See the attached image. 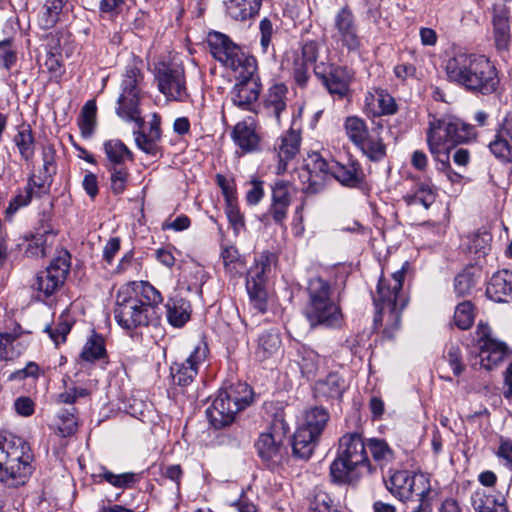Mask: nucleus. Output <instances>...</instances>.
I'll return each instance as SVG.
<instances>
[{
	"mask_svg": "<svg viewBox=\"0 0 512 512\" xmlns=\"http://www.w3.org/2000/svg\"><path fill=\"white\" fill-rule=\"evenodd\" d=\"M208 353L207 344L200 341L194 346L185 361L174 362L170 368L173 383L181 387L190 385L198 374L199 368L205 364Z\"/></svg>",
	"mask_w": 512,
	"mask_h": 512,
	"instance_id": "nucleus-18",
	"label": "nucleus"
},
{
	"mask_svg": "<svg viewBox=\"0 0 512 512\" xmlns=\"http://www.w3.org/2000/svg\"><path fill=\"white\" fill-rule=\"evenodd\" d=\"M309 300L304 315L311 327H338L342 322L339 305L331 299L332 289L326 280L313 277L308 283Z\"/></svg>",
	"mask_w": 512,
	"mask_h": 512,
	"instance_id": "nucleus-7",
	"label": "nucleus"
},
{
	"mask_svg": "<svg viewBox=\"0 0 512 512\" xmlns=\"http://www.w3.org/2000/svg\"><path fill=\"white\" fill-rule=\"evenodd\" d=\"M13 142L21 158L25 161L33 159L36 150L34 133L31 126L27 123H22L17 126L16 134L13 137Z\"/></svg>",
	"mask_w": 512,
	"mask_h": 512,
	"instance_id": "nucleus-30",
	"label": "nucleus"
},
{
	"mask_svg": "<svg viewBox=\"0 0 512 512\" xmlns=\"http://www.w3.org/2000/svg\"><path fill=\"white\" fill-rule=\"evenodd\" d=\"M346 389L344 379L338 373H330L315 384V392L319 397L339 399Z\"/></svg>",
	"mask_w": 512,
	"mask_h": 512,
	"instance_id": "nucleus-39",
	"label": "nucleus"
},
{
	"mask_svg": "<svg viewBox=\"0 0 512 512\" xmlns=\"http://www.w3.org/2000/svg\"><path fill=\"white\" fill-rule=\"evenodd\" d=\"M367 448L372 459L380 469L389 466L395 460V452L384 439L369 438L367 440Z\"/></svg>",
	"mask_w": 512,
	"mask_h": 512,
	"instance_id": "nucleus-38",
	"label": "nucleus"
},
{
	"mask_svg": "<svg viewBox=\"0 0 512 512\" xmlns=\"http://www.w3.org/2000/svg\"><path fill=\"white\" fill-rule=\"evenodd\" d=\"M497 457L502 465L512 471V440L501 437L496 452Z\"/></svg>",
	"mask_w": 512,
	"mask_h": 512,
	"instance_id": "nucleus-64",
	"label": "nucleus"
},
{
	"mask_svg": "<svg viewBox=\"0 0 512 512\" xmlns=\"http://www.w3.org/2000/svg\"><path fill=\"white\" fill-rule=\"evenodd\" d=\"M67 0H47L39 14V24L43 29L52 28L58 21L59 15Z\"/></svg>",
	"mask_w": 512,
	"mask_h": 512,
	"instance_id": "nucleus-47",
	"label": "nucleus"
},
{
	"mask_svg": "<svg viewBox=\"0 0 512 512\" xmlns=\"http://www.w3.org/2000/svg\"><path fill=\"white\" fill-rule=\"evenodd\" d=\"M330 419L329 412L323 407H312L305 411L302 423L299 428H304L317 437L323 433Z\"/></svg>",
	"mask_w": 512,
	"mask_h": 512,
	"instance_id": "nucleus-31",
	"label": "nucleus"
},
{
	"mask_svg": "<svg viewBox=\"0 0 512 512\" xmlns=\"http://www.w3.org/2000/svg\"><path fill=\"white\" fill-rule=\"evenodd\" d=\"M365 106L374 116L392 115L397 110L394 98L382 89L368 92L365 96Z\"/></svg>",
	"mask_w": 512,
	"mask_h": 512,
	"instance_id": "nucleus-27",
	"label": "nucleus"
},
{
	"mask_svg": "<svg viewBox=\"0 0 512 512\" xmlns=\"http://www.w3.org/2000/svg\"><path fill=\"white\" fill-rule=\"evenodd\" d=\"M311 177H319L325 179L328 175L332 176V162H327L320 154L314 153L310 156L307 163Z\"/></svg>",
	"mask_w": 512,
	"mask_h": 512,
	"instance_id": "nucleus-56",
	"label": "nucleus"
},
{
	"mask_svg": "<svg viewBox=\"0 0 512 512\" xmlns=\"http://www.w3.org/2000/svg\"><path fill=\"white\" fill-rule=\"evenodd\" d=\"M104 151L109 161V167L122 166L125 161L133 158L132 152L118 139L106 141Z\"/></svg>",
	"mask_w": 512,
	"mask_h": 512,
	"instance_id": "nucleus-42",
	"label": "nucleus"
},
{
	"mask_svg": "<svg viewBox=\"0 0 512 512\" xmlns=\"http://www.w3.org/2000/svg\"><path fill=\"white\" fill-rule=\"evenodd\" d=\"M471 504L475 512H508L504 498L477 490L471 496Z\"/></svg>",
	"mask_w": 512,
	"mask_h": 512,
	"instance_id": "nucleus-32",
	"label": "nucleus"
},
{
	"mask_svg": "<svg viewBox=\"0 0 512 512\" xmlns=\"http://www.w3.org/2000/svg\"><path fill=\"white\" fill-rule=\"evenodd\" d=\"M477 277L471 269H465L454 280V289L459 296L469 295L477 283Z\"/></svg>",
	"mask_w": 512,
	"mask_h": 512,
	"instance_id": "nucleus-54",
	"label": "nucleus"
},
{
	"mask_svg": "<svg viewBox=\"0 0 512 512\" xmlns=\"http://www.w3.org/2000/svg\"><path fill=\"white\" fill-rule=\"evenodd\" d=\"M445 72L450 82L484 95L495 92L499 85L496 68L482 55L457 53L446 61Z\"/></svg>",
	"mask_w": 512,
	"mask_h": 512,
	"instance_id": "nucleus-3",
	"label": "nucleus"
},
{
	"mask_svg": "<svg viewBox=\"0 0 512 512\" xmlns=\"http://www.w3.org/2000/svg\"><path fill=\"white\" fill-rule=\"evenodd\" d=\"M162 301L161 293L149 282H130L117 292L115 320L127 331L156 324L159 320L158 305Z\"/></svg>",
	"mask_w": 512,
	"mask_h": 512,
	"instance_id": "nucleus-2",
	"label": "nucleus"
},
{
	"mask_svg": "<svg viewBox=\"0 0 512 512\" xmlns=\"http://www.w3.org/2000/svg\"><path fill=\"white\" fill-rule=\"evenodd\" d=\"M477 335L482 342L479 354L480 364L486 370H492L509 356L506 344L491 337L488 325L479 323Z\"/></svg>",
	"mask_w": 512,
	"mask_h": 512,
	"instance_id": "nucleus-19",
	"label": "nucleus"
},
{
	"mask_svg": "<svg viewBox=\"0 0 512 512\" xmlns=\"http://www.w3.org/2000/svg\"><path fill=\"white\" fill-rule=\"evenodd\" d=\"M319 44L316 41H306L300 50L286 53L283 65L289 69L298 86L304 87L309 79V68L316 62L319 55Z\"/></svg>",
	"mask_w": 512,
	"mask_h": 512,
	"instance_id": "nucleus-15",
	"label": "nucleus"
},
{
	"mask_svg": "<svg viewBox=\"0 0 512 512\" xmlns=\"http://www.w3.org/2000/svg\"><path fill=\"white\" fill-rule=\"evenodd\" d=\"M403 200L409 207L421 205L428 210L436 200V190L430 181H419L403 196Z\"/></svg>",
	"mask_w": 512,
	"mask_h": 512,
	"instance_id": "nucleus-28",
	"label": "nucleus"
},
{
	"mask_svg": "<svg viewBox=\"0 0 512 512\" xmlns=\"http://www.w3.org/2000/svg\"><path fill=\"white\" fill-rule=\"evenodd\" d=\"M257 70L256 60L253 61V69L242 67L236 71L238 82L233 86L230 96L233 104L242 110H252L253 105L259 98L261 84L255 76Z\"/></svg>",
	"mask_w": 512,
	"mask_h": 512,
	"instance_id": "nucleus-16",
	"label": "nucleus"
},
{
	"mask_svg": "<svg viewBox=\"0 0 512 512\" xmlns=\"http://www.w3.org/2000/svg\"><path fill=\"white\" fill-rule=\"evenodd\" d=\"M97 107L94 100H89L82 107L78 124L83 137H91L96 126Z\"/></svg>",
	"mask_w": 512,
	"mask_h": 512,
	"instance_id": "nucleus-48",
	"label": "nucleus"
},
{
	"mask_svg": "<svg viewBox=\"0 0 512 512\" xmlns=\"http://www.w3.org/2000/svg\"><path fill=\"white\" fill-rule=\"evenodd\" d=\"M361 174V169L355 162L351 161L344 165L332 161V177L343 185L357 186L361 182Z\"/></svg>",
	"mask_w": 512,
	"mask_h": 512,
	"instance_id": "nucleus-40",
	"label": "nucleus"
},
{
	"mask_svg": "<svg viewBox=\"0 0 512 512\" xmlns=\"http://www.w3.org/2000/svg\"><path fill=\"white\" fill-rule=\"evenodd\" d=\"M239 411H241L239 406L225 399L224 394L219 391L211 407L208 408L207 414L212 425L220 429L230 425Z\"/></svg>",
	"mask_w": 512,
	"mask_h": 512,
	"instance_id": "nucleus-21",
	"label": "nucleus"
},
{
	"mask_svg": "<svg viewBox=\"0 0 512 512\" xmlns=\"http://www.w3.org/2000/svg\"><path fill=\"white\" fill-rule=\"evenodd\" d=\"M33 184H36L35 175H31L26 186L22 190H19L15 197L10 200L5 211L6 218L11 219L20 208L27 206L31 202L34 195L32 193Z\"/></svg>",
	"mask_w": 512,
	"mask_h": 512,
	"instance_id": "nucleus-45",
	"label": "nucleus"
},
{
	"mask_svg": "<svg viewBox=\"0 0 512 512\" xmlns=\"http://www.w3.org/2000/svg\"><path fill=\"white\" fill-rule=\"evenodd\" d=\"M144 77L137 62L128 64L122 75L120 94L117 99L116 114L127 122H134L138 131H134L135 143L144 153L157 156L160 153V127L153 123L148 133L140 129L144 125L141 115V102L144 97Z\"/></svg>",
	"mask_w": 512,
	"mask_h": 512,
	"instance_id": "nucleus-1",
	"label": "nucleus"
},
{
	"mask_svg": "<svg viewBox=\"0 0 512 512\" xmlns=\"http://www.w3.org/2000/svg\"><path fill=\"white\" fill-rule=\"evenodd\" d=\"M319 437L304 428H297L293 436V455L302 460H308L315 449Z\"/></svg>",
	"mask_w": 512,
	"mask_h": 512,
	"instance_id": "nucleus-33",
	"label": "nucleus"
},
{
	"mask_svg": "<svg viewBox=\"0 0 512 512\" xmlns=\"http://www.w3.org/2000/svg\"><path fill=\"white\" fill-rule=\"evenodd\" d=\"M207 43L212 56L225 67L238 71L242 67L253 69V61L256 59L246 54L235 45L225 34L211 32L208 34Z\"/></svg>",
	"mask_w": 512,
	"mask_h": 512,
	"instance_id": "nucleus-10",
	"label": "nucleus"
},
{
	"mask_svg": "<svg viewBox=\"0 0 512 512\" xmlns=\"http://www.w3.org/2000/svg\"><path fill=\"white\" fill-rule=\"evenodd\" d=\"M333 40L348 52H359L363 46L356 18L348 6L342 7L334 17Z\"/></svg>",
	"mask_w": 512,
	"mask_h": 512,
	"instance_id": "nucleus-14",
	"label": "nucleus"
},
{
	"mask_svg": "<svg viewBox=\"0 0 512 512\" xmlns=\"http://www.w3.org/2000/svg\"><path fill=\"white\" fill-rule=\"evenodd\" d=\"M69 270L70 254L62 251L51 261L46 270L37 274L32 288L44 297H49L64 284Z\"/></svg>",
	"mask_w": 512,
	"mask_h": 512,
	"instance_id": "nucleus-13",
	"label": "nucleus"
},
{
	"mask_svg": "<svg viewBox=\"0 0 512 512\" xmlns=\"http://www.w3.org/2000/svg\"><path fill=\"white\" fill-rule=\"evenodd\" d=\"M100 476L116 488H129L136 482V474L132 472L114 474L111 471L104 470Z\"/></svg>",
	"mask_w": 512,
	"mask_h": 512,
	"instance_id": "nucleus-58",
	"label": "nucleus"
},
{
	"mask_svg": "<svg viewBox=\"0 0 512 512\" xmlns=\"http://www.w3.org/2000/svg\"><path fill=\"white\" fill-rule=\"evenodd\" d=\"M233 139L244 152H254L259 149L260 136L252 118L237 123L233 129Z\"/></svg>",
	"mask_w": 512,
	"mask_h": 512,
	"instance_id": "nucleus-26",
	"label": "nucleus"
},
{
	"mask_svg": "<svg viewBox=\"0 0 512 512\" xmlns=\"http://www.w3.org/2000/svg\"><path fill=\"white\" fill-rule=\"evenodd\" d=\"M450 123L449 117L433 118L429 122L426 141L430 153L435 161H438L444 167H449V153L453 148L451 133L446 129Z\"/></svg>",
	"mask_w": 512,
	"mask_h": 512,
	"instance_id": "nucleus-17",
	"label": "nucleus"
},
{
	"mask_svg": "<svg viewBox=\"0 0 512 512\" xmlns=\"http://www.w3.org/2000/svg\"><path fill=\"white\" fill-rule=\"evenodd\" d=\"M72 327V321L68 314L62 313L55 327L46 326L45 332L48 333L51 340L59 345L65 342L68 333L70 332Z\"/></svg>",
	"mask_w": 512,
	"mask_h": 512,
	"instance_id": "nucleus-51",
	"label": "nucleus"
},
{
	"mask_svg": "<svg viewBox=\"0 0 512 512\" xmlns=\"http://www.w3.org/2000/svg\"><path fill=\"white\" fill-rule=\"evenodd\" d=\"M344 130L349 140L357 146L370 132L366 122L357 116H349L344 121Z\"/></svg>",
	"mask_w": 512,
	"mask_h": 512,
	"instance_id": "nucleus-49",
	"label": "nucleus"
},
{
	"mask_svg": "<svg viewBox=\"0 0 512 512\" xmlns=\"http://www.w3.org/2000/svg\"><path fill=\"white\" fill-rule=\"evenodd\" d=\"M33 458L23 438L12 434L0 437V481L11 487L23 485L32 474Z\"/></svg>",
	"mask_w": 512,
	"mask_h": 512,
	"instance_id": "nucleus-6",
	"label": "nucleus"
},
{
	"mask_svg": "<svg viewBox=\"0 0 512 512\" xmlns=\"http://www.w3.org/2000/svg\"><path fill=\"white\" fill-rule=\"evenodd\" d=\"M17 56L12 40L0 41V66L10 69L16 62Z\"/></svg>",
	"mask_w": 512,
	"mask_h": 512,
	"instance_id": "nucleus-62",
	"label": "nucleus"
},
{
	"mask_svg": "<svg viewBox=\"0 0 512 512\" xmlns=\"http://www.w3.org/2000/svg\"><path fill=\"white\" fill-rule=\"evenodd\" d=\"M106 355L104 338L101 335H91L83 346L80 357L87 362H94Z\"/></svg>",
	"mask_w": 512,
	"mask_h": 512,
	"instance_id": "nucleus-46",
	"label": "nucleus"
},
{
	"mask_svg": "<svg viewBox=\"0 0 512 512\" xmlns=\"http://www.w3.org/2000/svg\"><path fill=\"white\" fill-rule=\"evenodd\" d=\"M225 213L234 232L238 234L245 226L244 217L240 213L236 201L226 203Z\"/></svg>",
	"mask_w": 512,
	"mask_h": 512,
	"instance_id": "nucleus-63",
	"label": "nucleus"
},
{
	"mask_svg": "<svg viewBox=\"0 0 512 512\" xmlns=\"http://www.w3.org/2000/svg\"><path fill=\"white\" fill-rule=\"evenodd\" d=\"M26 349L25 343L21 340L20 333H0V359L5 361L14 360Z\"/></svg>",
	"mask_w": 512,
	"mask_h": 512,
	"instance_id": "nucleus-35",
	"label": "nucleus"
},
{
	"mask_svg": "<svg viewBox=\"0 0 512 512\" xmlns=\"http://www.w3.org/2000/svg\"><path fill=\"white\" fill-rule=\"evenodd\" d=\"M444 358L449 363L454 375L459 376L464 372L465 365L462 361V353L458 345H449L444 354Z\"/></svg>",
	"mask_w": 512,
	"mask_h": 512,
	"instance_id": "nucleus-59",
	"label": "nucleus"
},
{
	"mask_svg": "<svg viewBox=\"0 0 512 512\" xmlns=\"http://www.w3.org/2000/svg\"><path fill=\"white\" fill-rule=\"evenodd\" d=\"M300 142V134L295 130H289L281 137L277 148L279 156L278 173L286 170V163L298 153Z\"/></svg>",
	"mask_w": 512,
	"mask_h": 512,
	"instance_id": "nucleus-29",
	"label": "nucleus"
},
{
	"mask_svg": "<svg viewBox=\"0 0 512 512\" xmlns=\"http://www.w3.org/2000/svg\"><path fill=\"white\" fill-rule=\"evenodd\" d=\"M309 512H333L338 511L333 507L331 497L323 490H314L309 499Z\"/></svg>",
	"mask_w": 512,
	"mask_h": 512,
	"instance_id": "nucleus-55",
	"label": "nucleus"
},
{
	"mask_svg": "<svg viewBox=\"0 0 512 512\" xmlns=\"http://www.w3.org/2000/svg\"><path fill=\"white\" fill-rule=\"evenodd\" d=\"M408 262L400 270L393 272L390 278L381 276L377 285L374 304L377 308L374 322L384 325V335L393 338L399 330L401 312L407 305V298L402 293Z\"/></svg>",
	"mask_w": 512,
	"mask_h": 512,
	"instance_id": "nucleus-5",
	"label": "nucleus"
},
{
	"mask_svg": "<svg viewBox=\"0 0 512 512\" xmlns=\"http://www.w3.org/2000/svg\"><path fill=\"white\" fill-rule=\"evenodd\" d=\"M223 263L226 270L232 275H241L245 272V262L238 250L229 246L222 251Z\"/></svg>",
	"mask_w": 512,
	"mask_h": 512,
	"instance_id": "nucleus-50",
	"label": "nucleus"
},
{
	"mask_svg": "<svg viewBox=\"0 0 512 512\" xmlns=\"http://www.w3.org/2000/svg\"><path fill=\"white\" fill-rule=\"evenodd\" d=\"M474 308L470 301H464L458 304L454 312V323L461 329H469L474 322Z\"/></svg>",
	"mask_w": 512,
	"mask_h": 512,
	"instance_id": "nucleus-52",
	"label": "nucleus"
},
{
	"mask_svg": "<svg viewBox=\"0 0 512 512\" xmlns=\"http://www.w3.org/2000/svg\"><path fill=\"white\" fill-rule=\"evenodd\" d=\"M56 232L49 224L41 225L36 233L28 239L25 255L30 258L45 257L55 242Z\"/></svg>",
	"mask_w": 512,
	"mask_h": 512,
	"instance_id": "nucleus-23",
	"label": "nucleus"
},
{
	"mask_svg": "<svg viewBox=\"0 0 512 512\" xmlns=\"http://www.w3.org/2000/svg\"><path fill=\"white\" fill-rule=\"evenodd\" d=\"M281 340L275 330L264 332L258 339L256 358L263 361L274 355L280 348Z\"/></svg>",
	"mask_w": 512,
	"mask_h": 512,
	"instance_id": "nucleus-44",
	"label": "nucleus"
},
{
	"mask_svg": "<svg viewBox=\"0 0 512 512\" xmlns=\"http://www.w3.org/2000/svg\"><path fill=\"white\" fill-rule=\"evenodd\" d=\"M489 149L495 157L502 161H509L511 158L512 144L498 135H495L494 140L490 142Z\"/></svg>",
	"mask_w": 512,
	"mask_h": 512,
	"instance_id": "nucleus-60",
	"label": "nucleus"
},
{
	"mask_svg": "<svg viewBox=\"0 0 512 512\" xmlns=\"http://www.w3.org/2000/svg\"><path fill=\"white\" fill-rule=\"evenodd\" d=\"M225 399L235 403L241 410L245 409L253 399V392L248 384L236 382L230 384L228 387L221 388Z\"/></svg>",
	"mask_w": 512,
	"mask_h": 512,
	"instance_id": "nucleus-41",
	"label": "nucleus"
},
{
	"mask_svg": "<svg viewBox=\"0 0 512 512\" xmlns=\"http://www.w3.org/2000/svg\"><path fill=\"white\" fill-rule=\"evenodd\" d=\"M299 366L303 375L309 377L319 368L320 356L312 349L303 347L299 350Z\"/></svg>",
	"mask_w": 512,
	"mask_h": 512,
	"instance_id": "nucleus-53",
	"label": "nucleus"
},
{
	"mask_svg": "<svg viewBox=\"0 0 512 512\" xmlns=\"http://www.w3.org/2000/svg\"><path fill=\"white\" fill-rule=\"evenodd\" d=\"M276 261L275 254L265 251L255 259L253 266L247 272L246 289L253 306L261 313L267 308V292L265 283L272 265Z\"/></svg>",
	"mask_w": 512,
	"mask_h": 512,
	"instance_id": "nucleus-9",
	"label": "nucleus"
},
{
	"mask_svg": "<svg viewBox=\"0 0 512 512\" xmlns=\"http://www.w3.org/2000/svg\"><path fill=\"white\" fill-rule=\"evenodd\" d=\"M450 123L447 124L446 129L452 131L451 139L453 146L462 143H469L476 138L475 128L463 122L461 119L456 117H449Z\"/></svg>",
	"mask_w": 512,
	"mask_h": 512,
	"instance_id": "nucleus-43",
	"label": "nucleus"
},
{
	"mask_svg": "<svg viewBox=\"0 0 512 512\" xmlns=\"http://www.w3.org/2000/svg\"><path fill=\"white\" fill-rule=\"evenodd\" d=\"M367 441L358 432L345 433L340 439L336 458L330 465V477L335 483H354L364 474H373L376 467L372 465L367 454Z\"/></svg>",
	"mask_w": 512,
	"mask_h": 512,
	"instance_id": "nucleus-4",
	"label": "nucleus"
},
{
	"mask_svg": "<svg viewBox=\"0 0 512 512\" xmlns=\"http://www.w3.org/2000/svg\"><path fill=\"white\" fill-rule=\"evenodd\" d=\"M110 172V187L114 194H122L128 181V169L124 166L108 167Z\"/></svg>",
	"mask_w": 512,
	"mask_h": 512,
	"instance_id": "nucleus-57",
	"label": "nucleus"
},
{
	"mask_svg": "<svg viewBox=\"0 0 512 512\" xmlns=\"http://www.w3.org/2000/svg\"><path fill=\"white\" fill-rule=\"evenodd\" d=\"M58 419L57 428L61 436L67 437L76 432L78 424L73 412L62 413Z\"/></svg>",
	"mask_w": 512,
	"mask_h": 512,
	"instance_id": "nucleus-61",
	"label": "nucleus"
},
{
	"mask_svg": "<svg viewBox=\"0 0 512 512\" xmlns=\"http://www.w3.org/2000/svg\"><path fill=\"white\" fill-rule=\"evenodd\" d=\"M509 14L510 11L505 5H494L492 17L493 39L498 51H505L510 45Z\"/></svg>",
	"mask_w": 512,
	"mask_h": 512,
	"instance_id": "nucleus-22",
	"label": "nucleus"
},
{
	"mask_svg": "<svg viewBox=\"0 0 512 512\" xmlns=\"http://www.w3.org/2000/svg\"><path fill=\"white\" fill-rule=\"evenodd\" d=\"M166 309L167 320L173 327L180 328L190 319L191 306L183 298H170L166 303Z\"/></svg>",
	"mask_w": 512,
	"mask_h": 512,
	"instance_id": "nucleus-37",
	"label": "nucleus"
},
{
	"mask_svg": "<svg viewBox=\"0 0 512 512\" xmlns=\"http://www.w3.org/2000/svg\"><path fill=\"white\" fill-rule=\"evenodd\" d=\"M385 485L387 490L402 502L417 497L420 503L435 500L438 496V490L432 486L429 475L424 473L411 474L406 470H397L385 480Z\"/></svg>",
	"mask_w": 512,
	"mask_h": 512,
	"instance_id": "nucleus-8",
	"label": "nucleus"
},
{
	"mask_svg": "<svg viewBox=\"0 0 512 512\" xmlns=\"http://www.w3.org/2000/svg\"><path fill=\"white\" fill-rule=\"evenodd\" d=\"M314 73L331 94L347 95L352 77L347 68L319 63L314 66Z\"/></svg>",
	"mask_w": 512,
	"mask_h": 512,
	"instance_id": "nucleus-20",
	"label": "nucleus"
},
{
	"mask_svg": "<svg viewBox=\"0 0 512 512\" xmlns=\"http://www.w3.org/2000/svg\"><path fill=\"white\" fill-rule=\"evenodd\" d=\"M155 78L158 88L167 99L185 101L188 97L184 69L175 62H161L156 66Z\"/></svg>",
	"mask_w": 512,
	"mask_h": 512,
	"instance_id": "nucleus-12",
	"label": "nucleus"
},
{
	"mask_svg": "<svg viewBox=\"0 0 512 512\" xmlns=\"http://www.w3.org/2000/svg\"><path fill=\"white\" fill-rule=\"evenodd\" d=\"M226 13L235 20H246L255 15L261 0H223Z\"/></svg>",
	"mask_w": 512,
	"mask_h": 512,
	"instance_id": "nucleus-36",
	"label": "nucleus"
},
{
	"mask_svg": "<svg viewBox=\"0 0 512 512\" xmlns=\"http://www.w3.org/2000/svg\"><path fill=\"white\" fill-rule=\"evenodd\" d=\"M486 295L495 302L512 300V271L503 269L494 273L487 285Z\"/></svg>",
	"mask_w": 512,
	"mask_h": 512,
	"instance_id": "nucleus-25",
	"label": "nucleus"
},
{
	"mask_svg": "<svg viewBox=\"0 0 512 512\" xmlns=\"http://www.w3.org/2000/svg\"><path fill=\"white\" fill-rule=\"evenodd\" d=\"M384 126L380 123H374L370 132L356 146L370 161H380L386 156V145L382 133Z\"/></svg>",
	"mask_w": 512,
	"mask_h": 512,
	"instance_id": "nucleus-24",
	"label": "nucleus"
},
{
	"mask_svg": "<svg viewBox=\"0 0 512 512\" xmlns=\"http://www.w3.org/2000/svg\"><path fill=\"white\" fill-rule=\"evenodd\" d=\"M287 88L283 84H275L269 90L264 99V109L269 116H273L277 121L281 113L286 109Z\"/></svg>",
	"mask_w": 512,
	"mask_h": 512,
	"instance_id": "nucleus-34",
	"label": "nucleus"
},
{
	"mask_svg": "<svg viewBox=\"0 0 512 512\" xmlns=\"http://www.w3.org/2000/svg\"><path fill=\"white\" fill-rule=\"evenodd\" d=\"M288 432V426L281 418H276L269 426L267 431L260 434L255 446L258 455L262 460L279 464L284 455V439Z\"/></svg>",
	"mask_w": 512,
	"mask_h": 512,
	"instance_id": "nucleus-11",
	"label": "nucleus"
}]
</instances>
